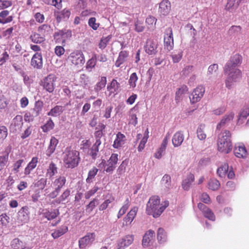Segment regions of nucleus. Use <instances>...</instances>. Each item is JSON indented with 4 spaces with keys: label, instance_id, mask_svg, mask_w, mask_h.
<instances>
[{
    "label": "nucleus",
    "instance_id": "1",
    "mask_svg": "<svg viewBox=\"0 0 249 249\" xmlns=\"http://www.w3.org/2000/svg\"><path fill=\"white\" fill-rule=\"evenodd\" d=\"M242 61V56L239 54H235L231 57L226 63L224 67V72L227 74L226 80V85L230 88L231 85L238 81L241 77V71L237 67Z\"/></svg>",
    "mask_w": 249,
    "mask_h": 249
},
{
    "label": "nucleus",
    "instance_id": "2",
    "mask_svg": "<svg viewBox=\"0 0 249 249\" xmlns=\"http://www.w3.org/2000/svg\"><path fill=\"white\" fill-rule=\"evenodd\" d=\"M168 201L160 202V197L157 196H151L146 205V213L154 217H159L164 210L168 206Z\"/></svg>",
    "mask_w": 249,
    "mask_h": 249
},
{
    "label": "nucleus",
    "instance_id": "3",
    "mask_svg": "<svg viewBox=\"0 0 249 249\" xmlns=\"http://www.w3.org/2000/svg\"><path fill=\"white\" fill-rule=\"evenodd\" d=\"M231 133L229 130H225L219 134L217 140L218 150L225 154L230 153L232 148L231 140Z\"/></svg>",
    "mask_w": 249,
    "mask_h": 249
},
{
    "label": "nucleus",
    "instance_id": "4",
    "mask_svg": "<svg viewBox=\"0 0 249 249\" xmlns=\"http://www.w3.org/2000/svg\"><path fill=\"white\" fill-rule=\"evenodd\" d=\"M78 151L67 148L63 154V160L64 165L67 168H73L77 166L79 161Z\"/></svg>",
    "mask_w": 249,
    "mask_h": 249
},
{
    "label": "nucleus",
    "instance_id": "5",
    "mask_svg": "<svg viewBox=\"0 0 249 249\" xmlns=\"http://www.w3.org/2000/svg\"><path fill=\"white\" fill-rule=\"evenodd\" d=\"M68 59L72 65L78 68L82 67L85 62L84 55L80 51H75L71 53Z\"/></svg>",
    "mask_w": 249,
    "mask_h": 249
},
{
    "label": "nucleus",
    "instance_id": "6",
    "mask_svg": "<svg viewBox=\"0 0 249 249\" xmlns=\"http://www.w3.org/2000/svg\"><path fill=\"white\" fill-rule=\"evenodd\" d=\"M56 77L54 74H49L41 82L40 85L47 91L52 92L55 87Z\"/></svg>",
    "mask_w": 249,
    "mask_h": 249
},
{
    "label": "nucleus",
    "instance_id": "7",
    "mask_svg": "<svg viewBox=\"0 0 249 249\" xmlns=\"http://www.w3.org/2000/svg\"><path fill=\"white\" fill-rule=\"evenodd\" d=\"M71 36V32L70 30H62L55 32L54 34V39L59 43L64 44L69 40Z\"/></svg>",
    "mask_w": 249,
    "mask_h": 249
},
{
    "label": "nucleus",
    "instance_id": "8",
    "mask_svg": "<svg viewBox=\"0 0 249 249\" xmlns=\"http://www.w3.org/2000/svg\"><path fill=\"white\" fill-rule=\"evenodd\" d=\"M205 92V89L202 86L196 88L190 96V102L192 104L198 102L203 97Z\"/></svg>",
    "mask_w": 249,
    "mask_h": 249
},
{
    "label": "nucleus",
    "instance_id": "9",
    "mask_svg": "<svg viewBox=\"0 0 249 249\" xmlns=\"http://www.w3.org/2000/svg\"><path fill=\"white\" fill-rule=\"evenodd\" d=\"M164 44L165 48L168 51H171L174 47V39L172 30L169 28L166 30L164 38Z\"/></svg>",
    "mask_w": 249,
    "mask_h": 249
},
{
    "label": "nucleus",
    "instance_id": "10",
    "mask_svg": "<svg viewBox=\"0 0 249 249\" xmlns=\"http://www.w3.org/2000/svg\"><path fill=\"white\" fill-rule=\"evenodd\" d=\"M95 238V234L94 233H89L84 237L79 240V246L80 249H85L87 247L90 246Z\"/></svg>",
    "mask_w": 249,
    "mask_h": 249
},
{
    "label": "nucleus",
    "instance_id": "11",
    "mask_svg": "<svg viewBox=\"0 0 249 249\" xmlns=\"http://www.w3.org/2000/svg\"><path fill=\"white\" fill-rule=\"evenodd\" d=\"M134 240V236L128 234L120 239L117 243V249H124L132 244Z\"/></svg>",
    "mask_w": 249,
    "mask_h": 249
},
{
    "label": "nucleus",
    "instance_id": "12",
    "mask_svg": "<svg viewBox=\"0 0 249 249\" xmlns=\"http://www.w3.org/2000/svg\"><path fill=\"white\" fill-rule=\"evenodd\" d=\"M22 117L21 115H17L13 120L10 126L11 132L16 133L20 131L22 125Z\"/></svg>",
    "mask_w": 249,
    "mask_h": 249
},
{
    "label": "nucleus",
    "instance_id": "13",
    "mask_svg": "<svg viewBox=\"0 0 249 249\" xmlns=\"http://www.w3.org/2000/svg\"><path fill=\"white\" fill-rule=\"evenodd\" d=\"M118 160V155L112 154L106 163L107 168L105 169V171L107 173L112 172L115 169Z\"/></svg>",
    "mask_w": 249,
    "mask_h": 249
},
{
    "label": "nucleus",
    "instance_id": "14",
    "mask_svg": "<svg viewBox=\"0 0 249 249\" xmlns=\"http://www.w3.org/2000/svg\"><path fill=\"white\" fill-rule=\"evenodd\" d=\"M154 231L151 230L147 231L143 237L142 243L143 246L144 247H147L151 245L154 240Z\"/></svg>",
    "mask_w": 249,
    "mask_h": 249
},
{
    "label": "nucleus",
    "instance_id": "15",
    "mask_svg": "<svg viewBox=\"0 0 249 249\" xmlns=\"http://www.w3.org/2000/svg\"><path fill=\"white\" fill-rule=\"evenodd\" d=\"M29 208L27 207H23L18 213V221L25 223L29 220Z\"/></svg>",
    "mask_w": 249,
    "mask_h": 249
},
{
    "label": "nucleus",
    "instance_id": "16",
    "mask_svg": "<svg viewBox=\"0 0 249 249\" xmlns=\"http://www.w3.org/2000/svg\"><path fill=\"white\" fill-rule=\"evenodd\" d=\"M158 43L156 41L148 39L145 46V52L149 54H154L157 52Z\"/></svg>",
    "mask_w": 249,
    "mask_h": 249
},
{
    "label": "nucleus",
    "instance_id": "17",
    "mask_svg": "<svg viewBox=\"0 0 249 249\" xmlns=\"http://www.w3.org/2000/svg\"><path fill=\"white\" fill-rule=\"evenodd\" d=\"M31 65L34 68L41 69L43 66L42 56L41 53H36L32 57Z\"/></svg>",
    "mask_w": 249,
    "mask_h": 249
},
{
    "label": "nucleus",
    "instance_id": "18",
    "mask_svg": "<svg viewBox=\"0 0 249 249\" xmlns=\"http://www.w3.org/2000/svg\"><path fill=\"white\" fill-rule=\"evenodd\" d=\"M197 207L202 212L206 218L213 221L215 220V216L213 212L211 210L207 208L206 206L201 203H199Z\"/></svg>",
    "mask_w": 249,
    "mask_h": 249
},
{
    "label": "nucleus",
    "instance_id": "19",
    "mask_svg": "<svg viewBox=\"0 0 249 249\" xmlns=\"http://www.w3.org/2000/svg\"><path fill=\"white\" fill-rule=\"evenodd\" d=\"M234 153L236 157L239 158H245L247 155V152L243 144L238 143L235 145Z\"/></svg>",
    "mask_w": 249,
    "mask_h": 249
},
{
    "label": "nucleus",
    "instance_id": "20",
    "mask_svg": "<svg viewBox=\"0 0 249 249\" xmlns=\"http://www.w3.org/2000/svg\"><path fill=\"white\" fill-rule=\"evenodd\" d=\"M184 139L183 133L181 131H178L174 134L172 137V141L175 147H177L181 145Z\"/></svg>",
    "mask_w": 249,
    "mask_h": 249
},
{
    "label": "nucleus",
    "instance_id": "21",
    "mask_svg": "<svg viewBox=\"0 0 249 249\" xmlns=\"http://www.w3.org/2000/svg\"><path fill=\"white\" fill-rule=\"evenodd\" d=\"M171 10V4L168 0H163L159 4V12L163 15H167Z\"/></svg>",
    "mask_w": 249,
    "mask_h": 249
},
{
    "label": "nucleus",
    "instance_id": "22",
    "mask_svg": "<svg viewBox=\"0 0 249 249\" xmlns=\"http://www.w3.org/2000/svg\"><path fill=\"white\" fill-rule=\"evenodd\" d=\"M234 117V114L232 112H231L228 114L224 116L219 123L217 125L216 129H220L221 128L228 125L232 120Z\"/></svg>",
    "mask_w": 249,
    "mask_h": 249
},
{
    "label": "nucleus",
    "instance_id": "23",
    "mask_svg": "<svg viewBox=\"0 0 249 249\" xmlns=\"http://www.w3.org/2000/svg\"><path fill=\"white\" fill-rule=\"evenodd\" d=\"M125 141V136L121 132H118L113 144V147L115 148L121 147L124 144Z\"/></svg>",
    "mask_w": 249,
    "mask_h": 249
},
{
    "label": "nucleus",
    "instance_id": "24",
    "mask_svg": "<svg viewBox=\"0 0 249 249\" xmlns=\"http://www.w3.org/2000/svg\"><path fill=\"white\" fill-rule=\"evenodd\" d=\"M58 143V141L56 138L54 137L51 138L49 146L46 151V155L48 156H50L54 152Z\"/></svg>",
    "mask_w": 249,
    "mask_h": 249
},
{
    "label": "nucleus",
    "instance_id": "25",
    "mask_svg": "<svg viewBox=\"0 0 249 249\" xmlns=\"http://www.w3.org/2000/svg\"><path fill=\"white\" fill-rule=\"evenodd\" d=\"M38 162V158L36 157H33L31 161L28 164L24 169V173L25 175H28L31 172L36 168Z\"/></svg>",
    "mask_w": 249,
    "mask_h": 249
},
{
    "label": "nucleus",
    "instance_id": "26",
    "mask_svg": "<svg viewBox=\"0 0 249 249\" xmlns=\"http://www.w3.org/2000/svg\"><path fill=\"white\" fill-rule=\"evenodd\" d=\"M194 176L193 174H189L182 181V186L183 189L188 190L191 185L194 182Z\"/></svg>",
    "mask_w": 249,
    "mask_h": 249
},
{
    "label": "nucleus",
    "instance_id": "27",
    "mask_svg": "<svg viewBox=\"0 0 249 249\" xmlns=\"http://www.w3.org/2000/svg\"><path fill=\"white\" fill-rule=\"evenodd\" d=\"M68 231L67 226H62L59 229L55 230L52 233V236L54 239L57 238L66 233Z\"/></svg>",
    "mask_w": 249,
    "mask_h": 249
},
{
    "label": "nucleus",
    "instance_id": "28",
    "mask_svg": "<svg viewBox=\"0 0 249 249\" xmlns=\"http://www.w3.org/2000/svg\"><path fill=\"white\" fill-rule=\"evenodd\" d=\"M240 1V0H228L227 3L226 5V10L232 12L237 8Z\"/></svg>",
    "mask_w": 249,
    "mask_h": 249
},
{
    "label": "nucleus",
    "instance_id": "29",
    "mask_svg": "<svg viewBox=\"0 0 249 249\" xmlns=\"http://www.w3.org/2000/svg\"><path fill=\"white\" fill-rule=\"evenodd\" d=\"M127 56L128 53L126 51H121L120 53L118 59L116 62V66L117 67H120L122 64L126 60Z\"/></svg>",
    "mask_w": 249,
    "mask_h": 249
},
{
    "label": "nucleus",
    "instance_id": "30",
    "mask_svg": "<svg viewBox=\"0 0 249 249\" xmlns=\"http://www.w3.org/2000/svg\"><path fill=\"white\" fill-rule=\"evenodd\" d=\"M57 173V168L53 162H51L47 169L46 176L52 178Z\"/></svg>",
    "mask_w": 249,
    "mask_h": 249
},
{
    "label": "nucleus",
    "instance_id": "31",
    "mask_svg": "<svg viewBox=\"0 0 249 249\" xmlns=\"http://www.w3.org/2000/svg\"><path fill=\"white\" fill-rule=\"evenodd\" d=\"M188 90V88L186 86H183L179 88L176 93L175 100L176 102H179L182 98V95L187 93Z\"/></svg>",
    "mask_w": 249,
    "mask_h": 249
},
{
    "label": "nucleus",
    "instance_id": "32",
    "mask_svg": "<svg viewBox=\"0 0 249 249\" xmlns=\"http://www.w3.org/2000/svg\"><path fill=\"white\" fill-rule=\"evenodd\" d=\"M30 38L35 43H41L45 40L44 36L39 33H33L30 36Z\"/></svg>",
    "mask_w": 249,
    "mask_h": 249
},
{
    "label": "nucleus",
    "instance_id": "33",
    "mask_svg": "<svg viewBox=\"0 0 249 249\" xmlns=\"http://www.w3.org/2000/svg\"><path fill=\"white\" fill-rule=\"evenodd\" d=\"M59 213L58 210H54L52 211H47L43 213L44 217L48 220H51L56 218Z\"/></svg>",
    "mask_w": 249,
    "mask_h": 249
},
{
    "label": "nucleus",
    "instance_id": "34",
    "mask_svg": "<svg viewBox=\"0 0 249 249\" xmlns=\"http://www.w3.org/2000/svg\"><path fill=\"white\" fill-rule=\"evenodd\" d=\"M162 186L164 189H168L171 186V180L170 177L168 175H165L162 178Z\"/></svg>",
    "mask_w": 249,
    "mask_h": 249
},
{
    "label": "nucleus",
    "instance_id": "35",
    "mask_svg": "<svg viewBox=\"0 0 249 249\" xmlns=\"http://www.w3.org/2000/svg\"><path fill=\"white\" fill-rule=\"evenodd\" d=\"M66 183V178L64 177L60 176L58 178L55 179L53 182V185L56 187V189L60 190L61 188L65 185Z\"/></svg>",
    "mask_w": 249,
    "mask_h": 249
},
{
    "label": "nucleus",
    "instance_id": "36",
    "mask_svg": "<svg viewBox=\"0 0 249 249\" xmlns=\"http://www.w3.org/2000/svg\"><path fill=\"white\" fill-rule=\"evenodd\" d=\"M24 162L23 159H20L15 162L13 166L11 173L12 174L16 175L19 171V168L21 167L22 163Z\"/></svg>",
    "mask_w": 249,
    "mask_h": 249
},
{
    "label": "nucleus",
    "instance_id": "37",
    "mask_svg": "<svg viewBox=\"0 0 249 249\" xmlns=\"http://www.w3.org/2000/svg\"><path fill=\"white\" fill-rule=\"evenodd\" d=\"M11 246L14 249H23L25 248L24 244L18 238L13 239L11 242Z\"/></svg>",
    "mask_w": 249,
    "mask_h": 249
},
{
    "label": "nucleus",
    "instance_id": "38",
    "mask_svg": "<svg viewBox=\"0 0 249 249\" xmlns=\"http://www.w3.org/2000/svg\"><path fill=\"white\" fill-rule=\"evenodd\" d=\"M63 111V109L62 106H56L48 113V115L55 117L60 115Z\"/></svg>",
    "mask_w": 249,
    "mask_h": 249
},
{
    "label": "nucleus",
    "instance_id": "39",
    "mask_svg": "<svg viewBox=\"0 0 249 249\" xmlns=\"http://www.w3.org/2000/svg\"><path fill=\"white\" fill-rule=\"evenodd\" d=\"M12 174L10 173L8 177L5 180L4 185L6 186L7 190H10L13 188V185L15 183V180L14 177L12 176Z\"/></svg>",
    "mask_w": 249,
    "mask_h": 249
},
{
    "label": "nucleus",
    "instance_id": "40",
    "mask_svg": "<svg viewBox=\"0 0 249 249\" xmlns=\"http://www.w3.org/2000/svg\"><path fill=\"white\" fill-rule=\"evenodd\" d=\"M174 63H178L182 58V51L181 50L174 51L171 55Z\"/></svg>",
    "mask_w": 249,
    "mask_h": 249
},
{
    "label": "nucleus",
    "instance_id": "41",
    "mask_svg": "<svg viewBox=\"0 0 249 249\" xmlns=\"http://www.w3.org/2000/svg\"><path fill=\"white\" fill-rule=\"evenodd\" d=\"M228 169V164L227 163H224L223 165L218 168L217 173L220 177L224 178L227 174Z\"/></svg>",
    "mask_w": 249,
    "mask_h": 249
},
{
    "label": "nucleus",
    "instance_id": "42",
    "mask_svg": "<svg viewBox=\"0 0 249 249\" xmlns=\"http://www.w3.org/2000/svg\"><path fill=\"white\" fill-rule=\"evenodd\" d=\"M205 125L200 124L197 129V136L200 140H204L206 138V134L204 132Z\"/></svg>",
    "mask_w": 249,
    "mask_h": 249
},
{
    "label": "nucleus",
    "instance_id": "43",
    "mask_svg": "<svg viewBox=\"0 0 249 249\" xmlns=\"http://www.w3.org/2000/svg\"><path fill=\"white\" fill-rule=\"evenodd\" d=\"M129 123L135 126L137 123V117L136 115V109L134 107L130 111V122Z\"/></svg>",
    "mask_w": 249,
    "mask_h": 249
},
{
    "label": "nucleus",
    "instance_id": "44",
    "mask_svg": "<svg viewBox=\"0 0 249 249\" xmlns=\"http://www.w3.org/2000/svg\"><path fill=\"white\" fill-rule=\"evenodd\" d=\"M43 107V103L41 101H38L36 102L35 107L33 109V113L34 116H37L42 111Z\"/></svg>",
    "mask_w": 249,
    "mask_h": 249
},
{
    "label": "nucleus",
    "instance_id": "45",
    "mask_svg": "<svg viewBox=\"0 0 249 249\" xmlns=\"http://www.w3.org/2000/svg\"><path fill=\"white\" fill-rule=\"evenodd\" d=\"M249 115V108L247 107L244 108L240 113L237 123L241 124L242 123V120L246 119Z\"/></svg>",
    "mask_w": 249,
    "mask_h": 249
},
{
    "label": "nucleus",
    "instance_id": "46",
    "mask_svg": "<svg viewBox=\"0 0 249 249\" xmlns=\"http://www.w3.org/2000/svg\"><path fill=\"white\" fill-rule=\"evenodd\" d=\"M37 31L42 36H45L50 32L51 27L47 24H43L39 27Z\"/></svg>",
    "mask_w": 249,
    "mask_h": 249
},
{
    "label": "nucleus",
    "instance_id": "47",
    "mask_svg": "<svg viewBox=\"0 0 249 249\" xmlns=\"http://www.w3.org/2000/svg\"><path fill=\"white\" fill-rule=\"evenodd\" d=\"M157 239L159 242L162 243L166 240V235L162 228H159L157 232Z\"/></svg>",
    "mask_w": 249,
    "mask_h": 249
},
{
    "label": "nucleus",
    "instance_id": "48",
    "mask_svg": "<svg viewBox=\"0 0 249 249\" xmlns=\"http://www.w3.org/2000/svg\"><path fill=\"white\" fill-rule=\"evenodd\" d=\"M54 124L52 119H49L47 123L41 126V128L44 132H47L53 129Z\"/></svg>",
    "mask_w": 249,
    "mask_h": 249
},
{
    "label": "nucleus",
    "instance_id": "49",
    "mask_svg": "<svg viewBox=\"0 0 249 249\" xmlns=\"http://www.w3.org/2000/svg\"><path fill=\"white\" fill-rule=\"evenodd\" d=\"M114 200V198L110 196L108 199L105 200L99 207V210L101 211L105 210L109 205Z\"/></svg>",
    "mask_w": 249,
    "mask_h": 249
},
{
    "label": "nucleus",
    "instance_id": "50",
    "mask_svg": "<svg viewBox=\"0 0 249 249\" xmlns=\"http://www.w3.org/2000/svg\"><path fill=\"white\" fill-rule=\"evenodd\" d=\"M157 19L152 16H149L146 19L145 22L147 24V28L153 29L155 27Z\"/></svg>",
    "mask_w": 249,
    "mask_h": 249
},
{
    "label": "nucleus",
    "instance_id": "51",
    "mask_svg": "<svg viewBox=\"0 0 249 249\" xmlns=\"http://www.w3.org/2000/svg\"><path fill=\"white\" fill-rule=\"evenodd\" d=\"M129 206V200L128 199H127L125 201V203L121 207V208L120 209V210L118 213V214H117L118 218H121L122 217V216H123L126 213Z\"/></svg>",
    "mask_w": 249,
    "mask_h": 249
},
{
    "label": "nucleus",
    "instance_id": "52",
    "mask_svg": "<svg viewBox=\"0 0 249 249\" xmlns=\"http://www.w3.org/2000/svg\"><path fill=\"white\" fill-rule=\"evenodd\" d=\"M138 80V77L136 73L134 72L132 73L130 76L128 81L129 85L130 87L134 88L136 86V83Z\"/></svg>",
    "mask_w": 249,
    "mask_h": 249
},
{
    "label": "nucleus",
    "instance_id": "53",
    "mask_svg": "<svg viewBox=\"0 0 249 249\" xmlns=\"http://www.w3.org/2000/svg\"><path fill=\"white\" fill-rule=\"evenodd\" d=\"M98 171V169L96 167H94L90 170L88 173V176L86 179L87 182H92V179L95 177Z\"/></svg>",
    "mask_w": 249,
    "mask_h": 249
},
{
    "label": "nucleus",
    "instance_id": "54",
    "mask_svg": "<svg viewBox=\"0 0 249 249\" xmlns=\"http://www.w3.org/2000/svg\"><path fill=\"white\" fill-rule=\"evenodd\" d=\"M107 83V78L106 77H102L100 81L97 83L95 88V89L96 91L100 90L104 88Z\"/></svg>",
    "mask_w": 249,
    "mask_h": 249
},
{
    "label": "nucleus",
    "instance_id": "55",
    "mask_svg": "<svg viewBox=\"0 0 249 249\" xmlns=\"http://www.w3.org/2000/svg\"><path fill=\"white\" fill-rule=\"evenodd\" d=\"M110 38L111 36H110L102 37L99 43V48L102 50L105 49L106 47L107 43L109 42Z\"/></svg>",
    "mask_w": 249,
    "mask_h": 249
},
{
    "label": "nucleus",
    "instance_id": "56",
    "mask_svg": "<svg viewBox=\"0 0 249 249\" xmlns=\"http://www.w3.org/2000/svg\"><path fill=\"white\" fill-rule=\"evenodd\" d=\"M119 83L116 80L113 79L110 85L108 86L107 89L108 90L113 92L115 91L119 87Z\"/></svg>",
    "mask_w": 249,
    "mask_h": 249
},
{
    "label": "nucleus",
    "instance_id": "57",
    "mask_svg": "<svg viewBox=\"0 0 249 249\" xmlns=\"http://www.w3.org/2000/svg\"><path fill=\"white\" fill-rule=\"evenodd\" d=\"M208 185L209 188L212 190H216L220 186L219 181L215 179L210 180L209 182Z\"/></svg>",
    "mask_w": 249,
    "mask_h": 249
},
{
    "label": "nucleus",
    "instance_id": "58",
    "mask_svg": "<svg viewBox=\"0 0 249 249\" xmlns=\"http://www.w3.org/2000/svg\"><path fill=\"white\" fill-rule=\"evenodd\" d=\"M70 194L71 191L70 190H66L60 196L55 200L56 202H57V203H60L62 201H63L70 195Z\"/></svg>",
    "mask_w": 249,
    "mask_h": 249
},
{
    "label": "nucleus",
    "instance_id": "59",
    "mask_svg": "<svg viewBox=\"0 0 249 249\" xmlns=\"http://www.w3.org/2000/svg\"><path fill=\"white\" fill-rule=\"evenodd\" d=\"M97 202L98 200L97 199H93L92 201H91L86 207V212L89 213L91 212L95 207L96 205L97 204Z\"/></svg>",
    "mask_w": 249,
    "mask_h": 249
},
{
    "label": "nucleus",
    "instance_id": "60",
    "mask_svg": "<svg viewBox=\"0 0 249 249\" xmlns=\"http://www.w3.org/2000/svg\"><path fill=\"white\" fill-rule=\"evenodd\" d=\"M8 131L6 126H0V141L4 140L7 136Z\"/></svg>",
    "mask_w": 249,
    "mask_h": 249
},
{
    "label": "nucleus",
    "instance_id": "61",
    "mask_svg": "<svg viewBox=\"0 0 249 249\" xmlns=\"http://www.w3.org/2000/svg\"><path fill=\"white\" fill-rule=\"evenodd\" d=\"M9 217L5 213L0 215V225L6 226L9 222Z\"/></svg>",
    "mask_w": 249,
    "mask_h": 249
},
{
    "label": "nucleus",
    "instance_id": "62",
    "mask_svg": "<svg viewBox=\"0 0 249 249\" xmlns=\"http://www.w3.org/2000/svg\"><path fill=\"white\" fill-rule=\"evenodd\" d=\"M71 15V11L69 9L65 8L63 9L60 13V16L57 17V19L58 20L60 19L61 16L64 18H68Z\"/></svg>",
    "mask_w": 249,
    "mask_h": 249
},
{
    "label": "nucleus",
    "instance_id": "63",
    "mask_svg": "<svg viewBox=\"0 0 249 249\" xmlns=\"http://www.w3.org/2000/svg\"><path fill=\"white\" fill-rule=\"evenodd\" d=\"M96 21L95 18H91L88 21L89 25L94 30H97L99 25V23H96Z\"/></svg>",
    "mask_w": 249,
    "mask_h": 249
},
{
    "label": "nucleus",
    "instance_id": "64",
    "mask_svg": "<svg viewBox=\"0 0 249 249\" xmlns=\"http://www.w3.org/2000/svg\"><path fill=\"white\" fill-rule=\"evenodd\" d=\"M218 69V66L216 64H213L210 65L208 69L207 74L212 75L214 74Z\"/></svg>",
    "mask_w": 249,
    "mask_h": 249
}]
</instances>
